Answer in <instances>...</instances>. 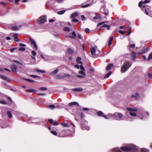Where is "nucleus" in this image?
<instances>
[{"mask_svg": "<svg viewBox=\"0 0 152 152\" xmlns=\"http://www.w3.org/2000/svg\"><path fill=\"white\" fill-rule=\"evenodd\" d=\"M30 76L32 77L35 78V77H40L38 76L37 75H30Z\"/></svg>", "mask_w": 152, "mask_h": 152, "instance_id": "obj_47", "label": "nucleus"}, {"mask_svg": "<svg viewBox=\"0 0 152 152\" xmlns=\"http://www.w3.org/2000/svg\"><path fill=\"white\" fill-rule=\"evenodd\" d=\"M112 74V72L110 71L108 73L104 76L105 78H107L108 77Z\"/></svg>", "mask_w": 152, "mask_h": 152, "instance_id": "obj_25", "label": "nucleus"}, {"mask_svg": "<svg viewBox=\"0 0 152 152\" xmlns=\"http://www.w3.org/2000/svg\"><path fill=\"white\" fill-rule=\"evenodd\" d=\"M30 40L31 42V45L33 46L34 48L35 49L37 50L38 48L35 41L33 39H30Z\"/></svg>", "mask_w": 152, "mask_h": 152, "instance_id": "obj_6", "label": "nucleus"}, {"mask_svg": "<svg viewBox=\"0 0 152 152\" xmlns=\"http://www.w3.org/2000/svg\"><path fill=\"white\" fill-rule=\"evenodd\" d=\"M13 61L15 62V63H16L18 64H21V63L19 62V61H17V60H13Z\"/></svg>", "mask_w": 152, "mask_h": 152, "instance_id": "obj_52", "label": "nucleus"}, {"mask_svg": "<svg viewBox=\"0 0 152 152\" xmlns=\"http://www.w3.org/2000/svg\"><path fill=\"white\" fill-rule=\"evenodd\" d=\"M89 30L88 28H86L85 29V31L86 33H88L89 32Z\"/></svg>", "mask_w": 152, "mask_h": 152, "instance_id": "obj_63", "label": "nucleus"}, {"mask_svg": "<svg viewBox=\"0 0 152 152\" xmlns=\"http://www.w3.org/2000/svg\"><path fill=\"white\" fill-rule=\"evenodd\" d=\"M81 58L80 57H78L76 59V61L78 64H82V62L81 61Z\"/></svg>", "mask_w": 152, "mask_h": 152, "instance_id": "obj_12", "label": "nucleus"}, {"mask_svg": "<svg viewBox=\"0 0 152 152\" xmlns=\"http://www.w3.org/2000/svg\"><path fill=\"white\" fill-rule=\"evenodd\" d=\"M152 58V53H150L148 56V60H149Z\"/></svg>", "mask_w": 152, "mask_h": 152, "instance_id": "obj_30", "label": "nucleus"}, {"mask_svg": "<svg viewBox=\"0 0 152 152\" xmlns=\"http://www.w3.org/2000/svg\"><path fill=\"white\" fill-rule=\"evenodd\" d=\"M74 105H77V106H79V104L76 102H72L69 103L68 104V105L69 106H72Z\"/></svg>", "mask_w": 152, "mask_h": 152, "instance_id": "obj_13", "label": "nucleus"}, {"mask_svg": "<svg viewBox=\"0 0 152 152\" xmlns=\"http://www.w3.org/2000/svg\"><path fill=\"white\" fill-rule=\"evenodd\" d=\"M4 68L1 67H0V72H4Z\"/></svg>", "mask_w": 152, "mask_h": 152, "instance_id": "obj_61", "label": "nucleus"}, {"mask_svg": "<svg viewBox=\"0 0 152 152\" xmlns=\"http://www.w3.org/2000/svg\"><path fill=\"white\" fill-rule=\"evenodd\" d=\"M139 96V94L137 93L133 94L132 96V97H134L136 99L138 98Z\"/></svg>", "mask_w": 152, "mask_h": 152, "instance_id": "obj_19", "label": "nucleus"}, {"mask_svg": "<svg viewBox=\"0 0 152 152\" xmlns=\"http://www.w3.org/2000/svg\"><path fill=\"white\" fill-rule=\"evenodd\" d=\"M143 3V2H142V1H140L139 3V7H141V6H142V3Z\"/></svg>", "mask_w": 152, "mask_h": 152, "instance_id": "obj_58", "label": "nucleus"}, {"mask_svg": "<svg viewBox=\"0 0 152 152\" xmlns=\"http://www.w3.org/2000/svg\"><path fill=\"white\" fill-rule=\"evenodd\" d=\"M66 11V10H62L58 12V13L59 15H62Z\"/></svg>", "mask_w": 152, "mask_h": 152, "instance_id": "obj_27", "label": "nucleus"}, {"mask_svg": "<svg viewBox=\"0 0 152 152\" xmlns=\"http://www.w3.org/2000/svg\"><path fill=\"white\" fill-rule=\"evenodd\" d=\"M138 148L137 147L134 145H131L128 147L125 146H122L121 147V149L124 151H128L129 150H132L133 151H137Z\"/></svg>", "mask_w": 152, "mask_h": 152, "instance_id": "obj_1", "label": "nucleus"}, {"mask_svg": "<svg viewBox=\"0 0 152 152\" xmlns=\"http://www.w3.org/2000/svg\"><path fill=\"white\" fill-rule=\"evenodd\" d=\"M58 69H57L53 71L51 73V75H54L56 74L58 72Z\"/></svg>", "mask_w": 152, "mask_h": 152, "instance_id": "obj_21", "label": "nucleus"}, {"mask_svg": "<svg viewBox=\"0 0 152 152\" xmlns=\"http://www.w3.org/2000/svg\"><path fill=\"white\" fill-rule=\"evenodd\" d=\"M26 49L24 48L21 47L18 50V51H24Z\"/></svg>", "mask_w": 152, "mask_h": 152, "instance_id": "obj_40", "label": "nucleus"}, {"mask_svg": "<svg viewBox=\"0 0 152 152\" xmlns=\"http://www.w3.org/2000/svg\"><path fill=\"white\" fill-rule=\"evenodd\" d=\"M79 116L81 118H84L85 116L82 113H80Z\"/></svg>", "mask_w": 152, "mask_h": 152, "instance_id": "obj_33", "label": "nucleus"}, {"mask_svg": "<svg viewBox=\"0 0 152 152\" xmlns=\"http://www.w3.org/2000/svg\"><path fill=\"white\" fill-rule=\"evenodd\" d=\"M0 77L1 79L5 80L8 82H10V79L5 76L2 75H0Z\"/></svg>", "mask_w": 152, "mask_h": 152, "instance_id": "obj_8", "label": "nucleus"}, {"mask_svg": "<svg viewBox=\"0 0 152 152\" xmlns=\"http://www.w3.org/2000/svg\"><path fill=\"white\" fill-rule=\"evenodd\" d=\"M11 67L13 72H15L17 71V66L14 64H12L11 65Z\"/></svg>", "mask_w": 152, "mask_h": 152, "instance_id": "obj_7", "label": "nucleus"}, {"mask_svg": "<svg viewBox=\"0 0 152 152\" xmlns=\"http://www.w3.org/2000/svg\"><path fill=\"white\" fill-rule=\"evenodd\" d=\"M78 36V37L80 39H81L82 38V36L81 35L79 34H77Z\"/></svg>", "mask_w": 152, "mask_h": 152, "instance_id": "obj_64", "label": "nucleus"}, {"mask_svg": "<svg viewBox=\"0 0 152 152\" xmlns=\"http://www.w3.org/2000/svg\"><path fill=\"white\" fill-rule=\"evenodd\" d=\"M132 60L133 61H134L135 59L137 58V55H136L135 53L134 52H132Z\"/></svg>", "mask_w": 152, "mask_h": 152, "instance_id": "obj_14", "label": "nucleus"}, {"mask_svg": "<svg viewBox=\"0 0 152 152\" xmlns=\"http://www.w3.org/2000/svg\"><path fill=\"white\" fill-rule=\"evenodd\" d=\"M32 54L33 55V56H35L36 55V53L34 51L32 50Z\"/></svg>", "mask_w": 152, "mask_h": 152, "instance_id": "obj_51", "label": "nucleus"}, {"mask_svg": "<svg viewBox=\"0 0 152 152\" xmlns=\"http://www.w3.org/2000/svg\"><path fill=\"white\" fill-rule=\"evenodd\" d=\"M25 80H26L27 81H28L29 82H34V81L33 80H32L30 79H24Z\"/></svg>", "mask_w": 152, "mask_h": 152, "instance_id": "obj_38", "label": "nucleus"}, {"mask_svg": "<svg viewBox=\"0 0 152 152\" xmlns=\"http://www.w3.org/2000/svg\"><path fill=\"white\" fill-rule=\"evenodd\" d=\"M67 52L69 53L72 54L73 53V52L72 50L69 49L68 50Z\"/></svg>", "mask_w": 152, "mask_h": 152, "instance_id": "obj_31", "label": "nucleus"}, {"mask_svg": "<svg viewBox=\"0 0 152 152\" xmlns=\"http://www.w3.org/2000/svg\"><path fill=\"white\" fill-rule=\"evenodd\" d=\"M63 106H64V105L61 103L58 104H57V106L58 108L62 107H63Z\"/></svg>", "mask_w": 152, "mask_h": 152, "instance_id": "obj_34", "label": "nucleus"}, {"mask_svg": "<svg viewBox=\"0 0 152 152\" xmlns=\"http://www.w3.org/2000/svg\"><path fill=\"white\" fill-rule=\"evenodd\" d=\"M141 152H148V151L145 148H143L141 149Z\"/></svg>", "mask_w": 152, "mask_h": 152, "instance_id": "obj_29", "label": "nucleus"}, {"mask_svg": "<svg viewBox=\"0 0 152 152\" xmlns=\"http://www.w3.org/2000/svg\"><path fill=\"white\" fill-rule=\"evenodd\" d=\"M72 35L75 37H76V34L75 31H73L72 33Z\"/></svg>", "mask_w": 152, "mask_h": 152, "instance_id": "obj_56", "label": "nucleus"}, {"mask_svg": "<svg viewBox=\"0 0 152 152\" xmlns=\"http://www.w3.org/2000/svg\"><path fill=\"white\" fill-rule=\"evenodd\" d=\"M106 22H107V21H104V22H103L101 23H99L97 24V26H101V25L103 24H104L106 23Z\"/></svg>", "mask_w": 152, "mask_h": 152, "instance_id": "obj_32", "label": "nucleus"}, {"mask_svg": "<svg viewBox=\"0 0 152 152\" xmlns=\"http://www.w3.org/2000/svg\"><path fill=\"white\" fill-rule=\"evenodd\" d=\"M49 122L51 124H53L54 123V121L53 119H49L48 120Z\"/></svg>", "mask_w": 152, "mask_h": 152, "instance_id": "obj_44", "label": "nucleus"}, {"mask_svg": "<svg viewBox=\"0 0 152 152\" xmlns=\"http://www.w3.org/2000/svg\"><path fill=\"white\" fill-rule=\"evenodd\" d=\"M16 48H12L10 50V51L12 53L14 52V50H16Z\"/></svg>", "mask_w": 152, "mask_h": 152, "instance_id": "obj_54", "label": "nucleus"}, {"mask_svg": "<svg viewBox=\"0 0 152 152\" xmlns=\"http://www.w3.org/2000/svg\"><path fill=\"white\" fill-rule=\"evenodd\" d=\"M130 115L132 116H136V114L135 113H133V112H130Z\"/></svg>", "mask_w": 152, "mask_h": 152, "instance_id": "obj_37", "label": "nucleus"}, {"mask_svg": "<svg viewBox=\"0 0 152 152\" xmlns=\"http://www.w3.org/2000/svg\"><path fill=\"white\" fill-rule=\"evenodd\" d=\"M148 76L149 77V78L151 79H152V74L150 73H148Z\"/></svg>", "mask_w": 152, "mask_h": 152, "instance_id": "obj_46", "label": "nucleus"}, {"mask_svg": "<svg viewBox=\"0 0 152 152\" xmlns=\"http://www.w3.org/2000/svg\"><path fill=\"white\" fill-rule=\"evenodd\" d=\"M12 29L13 30H17L18 29V28L16 26H14L12 28Z\"/></svg>", "mask_w": 152, "mask_h": 152, "instance_id": "obj_39", "label": "nucleus"}, {"mask_svg": "<svg viewBox=\"0 0 152 152\" xmlns=\"http://www.w3.org/2000/svg\"><path fill=\"white\" fill-rule=\"evenodd\" d=\"M34 71H36L38 72H41L43 73H45V72L44 71L42 70H39L38 69H34Z\"/></svg>", "mask_w": 152, "mask_h": 152, "instance_id": "obj_17", "label": "nucleus"}, {"mask_svg": "<svg viewBox=\"0 0 152 152\" xmlns=\"http://www.w3.org/2000/svg\"><path fill=\"white\" fill-rule=\"evenodd\" d=\"M0 103L3 104H7V102L4 101H1L0 102Z\"/></svg>", "mask_w": 152, "mask_h": 152, "instance_id": "obj_53", "label": "nucleus"}, {"mask_svg": "<svg viewBox=\"0 0 152 152\" xmlns=\"http://www.w3.org/2000/svg\"><path fill=\"white\" fill-rule=\"evenodd\" d=\"M61 125L64 127H67L68 126V124L65 123H62Z\"/></svg>", "mask_w": 152, "mask_h": 152, "instance_id": "obj_50", "label": "nucleus"}, {"mask_svg": "<svg viewBox=\"0 0 152 152\" xmlns=\"http://www.w3.org/2000/svg\"><path fill=\"white\" fill-rule=\"evenodd\" d=\"M126 110L130 111H137V110L136 108H127Z\"/></svg>", "mask_w": 152, "mask_h": 152, "instance_id": "obj_15", "label": "nucleus"}, {"mask_svg": "<svg viewBox=\"0 0 152 152\" xmlns=\"http://www.w3.org/2000/svg\"><path fill=\"white\" fill-rule=\"evenodd\" d=\"M47 89V88L45 87H42L39 88V89L42 90H45Z\"/></svg>", "mask_w": 152, "mask_h": 152, "instance_id": "obj_43", "label": "nucleus"}, {"mask_svg": "<svg viewBox=\"0 0 152 152\" xmlns=\"http://www.w3.org/2000/svg\"><path fill=\"white\" fill-rule=\"evenodd\" d=\"M149 2H150V1L149 0H145V1H143V3L144 4L148 3Z\"/></svg>", "mask_w": 152, "mask_h": 152, "instance_id": "obj_49", "label": "nucleus"}, {"mask_svg": "<svg viewBox=\"0 0 152 152\" xmlns=\"http://www.w3.org/2000/svg\"><path fill=\"white\" fill-rule=\"evenodd\" d=\"M90 50L91 53L92 55H94L96 51V50L94 48H90Z\"/></svg>", "mask_w": 152, "mask_h": 152, "instance_id": "obj_10", "label": "nucleus"}, {"mask_svg": "<svg viewBox=\"0 0 152 152\" xmlns=\"http://www.w3.org/2000/svg\"><path fill=\"white\" fill-rule=\"evenodd\" d=\"M72 21L74 22H77L78 21V20L75 18H74L72 20Z\"/></svg>", "mask_w": 152, "mask_h": 152, "instance_id": "obj_48", "label": "nucleus"}, {"mask_svg": "<svg viewBox=\"0 0 152 152\" xmlns=\"http://www.w3.org/2000/svg\"><path fill=\"white\" fill-rule=\"evenodd\" d=\"M53 124L54 126H56L58 124V123L56 121L54 122Z\"/></svg>", "mask_w": 152, "mask_h": 152, "instance_id": "obj_62", "label": "nucleus"}, {"mask_svg": "<svg viewBox=\"0 0 152 152\" xmlns=\"http://www.w3.org/2000/svg\"><path fill=\"white\" fill-rule=\"evenodd\" d=\"M82 64H81L80 65V69L82 70L83 71H84L85 70V68H84V67L82 66L81 65Z\"/></svg>", "mask_w": 152, "mask_h": 152, "instance_id": "obj_41", "label": "nucleus"}, {"mask_svg": "<svg viewBox=\"0 0 152 152\" xmlns=\"http://www.w3.org/2000/svg\"><path fill=\"white\" fill-rule=\"evenodd\" d=\"M49 107L50 109H53L55 107V106L54 104L50 105H49Z\"/></svg>", "mask_w": 152, "mask_h": 152, "instance_id": "obj_36", "label": "nucleus"}, {"mask_svg": "<svg viewBox=\"0 0 152 152\" xmlns=\"http://www.w3.org/2000/svg\"><path fill=\"white\" fill-rule=\"evenodd\" d=\"M64 30L66 31H69L70 30L69 28L67 26L64 27Z\"/></svg>", "mask_w": 152, "mask_h": 152, "instance_id": "obj_26", "label": "nucleus"}, {"mask_svg": "<svg viewBox=\"0 0 152 152\" xmlns=\"http://www.w3.org/2000/svg\"><path fill=\"white\" fill-rule=\"evenodd\" d=\"M113 37H110V38L109 40V42H108V44L109 46H110L111 45L112 42L113 40Z\"/></svg>", "mask_w": 152, "mask_h": 152, "instance_id": "obj_18", "label": "nucleus"}, {"mask_svg": "<svg viewBox=\"0 0 152 152\" xmlns=\"http://www.w3.org/2000/svg\"><path fill=\"white\" fill-rule=\"evenodd\" d=\"M114 116L116 118H118L120 120H123L125 119V117L121 113H115L114 114Z\"/></svg>", "mask_w": 152, "mask_h": 152, "instance_id": "obj_3", "label": "nucleus"}, {"mask_svg": "<svg viewBox=\"0 0 152 152\" xmlns=\"http://www.w3.org/2000/svg\"><path fill=\"white\" fill-rule=\"evenodd\" d=\"M100 11L102 13H104L106 15H108L107 10L104 6H103L101 7L100 10Z\"/></svg>", "mask_w": 152, "mask_h": 152, "instance_id": "obj_5", "label": "nucleus"}, {"mask_svg": "<svg viewBox=\"0 0 152 152\" xmlns=\"http://www.w3.org/2000/svg\"><path fill=\"white\" fill-rule=\"evenodd\" d=\"M90 5V4H88L86 5H82L81 6V7L82 8H85V7H87L89 6Z\"/></svg>", "mask_w": 152, "mask_h": 152, "instance_id": "obj_42", "label": "nucleus"}, {"mask_svg": "<svg viewBox=\"0 0 152 152\" xmlns=\"http://www.w3.org/2000/svg\"><path fill=\"white\" fill-rule=\"evenodd\" d=\"M14 40L15 41L18 42H19V39H18V37L15 38V39H14Z\"/></svg>", "mask_w": 152, "mask_h": 152, "instance_id": "obj_59", "label": "nucleus"}, {"mask_svg": "<svg viewBox=\"0 0 152 152\" xmlns=\"http://www.w3.org/2000/svg\"><path fill=\"white\" fill-rule=\"evenodd\" d=\"M113 65L112 64H109L106 67V69L107 71L110 70L113 66Z\"/></svg>", "mask_w": 152, "mask_h": 152, "instance_id": "obj_11", "label": "nucleus"}, {"mask_svg": "<svg viewBox=\"0 0 152 152\" xmlns=\"http://www.w3.org/2000/svg\"><path fill=\"white\" fill-rule=\"evenodd\" d=\"M79 73L82 76H84V77H85V76H86L85 73L83 71H79Z\"/></svg>", "mask_w": 152, "mask_h": 152, "instance_id": "obj_23", "label": "nucleus"}, {"mask_svg": "<svg viewBox=\"0 0 152 152\" xmlns=\"http://www.w3.org/2000/svg\"><path fill=\"white\" fill-rule=\"evenodd\" d=\"M131 27H129V31L128 32V34H126V35H127V36L129 35H130L131 34Z\"/></svg>", "mask_w": 152, "mask_h": 152, "instance_id": "obj_45", "label": "nucleus"}, {"mask_svg": "<svg viewBox=\"0 0 152 152\" xmlns=\"http://www.w3.org/2000/svg\"><path fill=\"white\" fill-rule=\"evenodd\" d=\"M94 20H96L97 19L101 20L102 19V17L100 16V15H97L94 18Z\"/></svg>", "mask_w": 152, "mask_h": 152, "instance_id": "obj_20", "label": "nucleus"}, {"mask_svg": "<svg viewBox=\"0 0 152 152\" xmlns=\"http://www.w3.org/2000/svg\"><path fill=\"white\" fill-rule=\"evenodd\" d=\"M7 114L9 118H12V114L9 111H7Z\"/></svg>", "mask_w": 152, "mask_h": 152, "instance_id": "obj_24", "label": "nucleus"}, {"mask_svg": "<svg viewBox=\"0 0 152 152\" xmlns=\"http://www.w3.org/2000/svg\"><path fill=\"white\" fill-rule=\"evenodd\" d=\"M81 18L82 19V20H85V17L83 15H81Z\"/></svg>", "mask_w": 152, "mask_h": 152, "instance_id": "obj_57", "label": "nucleus"}, {"mask_svg": "<svg viewBox=\"0 0 152 152\" xmlns=\"http://www.w3.org/2000/svg\"><path fill=\"white\" fill-rule=\"evenodd\" d=\"M26 90L27 91H28L29 92H35L37 91V90L32 89H27Z\"/></svg>", "mask_w": 152, "mask_h": 152, "instance_id": "obj_22", "label": "nucleus"}, {"mask_svg": "<svg viewBox=\"0 0 152 152\" xmlns=\"http://www.w3.org/2000/svg\"><path fill=\"white\" fill-rule=\"evenodd\" d=\"M135 47V45L134 44H131L130 45V47L132 48H134Z\"/></svg>", "mask_w": 152, "mask_h": 152, "instance_id": "obj_55", "label": "nucleus"}, {"mask_svg": "<svg viewBox=\"0 0 152 152\" xmlns=\"http://www.w3.org/2000/svg\"><path fill=\"white\" fill-rule=\"evenodd\" d=\"M78 15V12H75L72 13L71 15V17L72 18H74L77 16Z\"/></svg>", "mask_w": 152, "mask_h": 152, "instance_id": "obj_16", "label": "nucleus"}, {"mask_svg": "<svg viewBox=\"0 0 152 152\" xmlns=\"http://www.w3.org/2000/svg\"><path fill=\"white\" fill-rule=\"evenodd\" d=\"M129 63L128 62H126L125 63L124 65L122 67L121 71L123 72H124L126 71L129 67L131 66V64H130L129 66Z\"/></svg>", "mask_w": 152, "mask_h": 152, "instance_id": "obj_4", "label": "nucleus"}, {"mask_svg": "<svg viewBox=\"0 0 152 152\" xmlns=\"http://www.w3.org/2000/svg\"><path fill=\"white\" fill-rule=\"evenodd\" d=\"M51 132L52 134H53L54 135L57 136V133L56 132L54 131H51Z\"/></svg>", "mask_w": 152, "mask_h": 152, "instance_id": "obj_35", "label": "nucleus"}, {"mask_svg": "<svg viewBox=\"0 0 152 152\" xmlns=\"http://www.w3.org/2000/svg\"><path fill=\"white\" fill-rule=\"evenodd\" d=\"M72 90L75 91H82L83 89L81 88L78 87L76 88H73L72 89Z\"/></svg>", "mask_w": 152, "mask_h": 152, "instance_id": "obj_9", "label": "nucleus"}, {"mask_svg": "<svg viewBox=\"0 0 152 152\" xmlns=\"http://www.w3.org/2000/svg\"><path fill=\"white\" fill-rule=\"evenodd\" d=\"M97 114L99 116H102L103 114V113L101 111H98L97 112Z\"/></svg>", "mask_w": 152, "mask_h": 152, "instance_id": "obj_28", "label": "nucleus"}, {"mask_svg": "<svg viewBox=\"0 0 152 152\" xmlns=\"http://www.w3.org/2000/svg\"><path fill=\"white\" fill-rule=\"evenodd\" d=\"M19 45L20 46H23L24 47H25L26 46L25 44L22 43H20Z\"/></svg>", "mask_w": 152, "mask_h": 152, "instance_id": "obj_60", "label": "nucleus"}, {"mask_svg": "<svg viewBox=\"0 0 152 152\" xmlns=\"http://www.w3.org/2000/svg\"><path fill=\"white\" fill-rule=\"evenodd\" d=\"M46 20V16L45 15L40 16L38 19L37 22L39 24H42Z\"/></svg>", "mask_w": 152, "mask_h": 152, "instance_id": "obj_2", "label": "nucleus"}]
</instances>
